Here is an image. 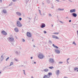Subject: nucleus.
<instances>
[{"instance_id": "f257e3e1", "label": "nucleus", "mask_w": 78, "mask_h": 78, "mask_svg": "<svg viewBox=\"0 0 78 78\" xmlns=\"http://www.w3.org/2000/svg\"><path fill=\"white\" fill-rule=\"evenodd\" d=\"M14 52L17 56H20V51L17 49H15L14 51Z\"/></svg>"}, {"instance_id": "f03ea898", "label": "nucleus", "mask_w": 78, "mask_h": 78, "mask_svg": "<svg viewBox=\"0 0 78 78\" xmlns=\"http://www.w3.org/2000/svg\"><path fill=\"white\" fill-rule=\"evenodd\" d=\"M7 39L9 42H13L14 41V38L13 37H10L7 38Z\"/></svg>"}, {"instance_id": "7ed1b4c3", "label": "nucleus", "mask_w": 78, "mask_h": 78, "mask_svg": "<svg viewBox=\"0 0 78 78\" xmlns=\"http://www.w3.org/2000/svg\"><path fill=\"white\" fill-rule=\"evenodd\" d=\"M16 25L18 27H21L22 25V24L20 23V21H18L16 22Z\"/></svg>"}, {"instance_id": "20e7f679", "label": "nucleus", "mask_w": 78, "mask_h": 78, "mask_svg": "<svg viewBox=\"0 0 78 78\" xmlns=\"http://www.w3.org/2000/svg\"><path fill=\"white\" fill-rule=\"evenodd\" d=\"M38 58L40 59H43L44 58V55L42 54H40L38 55Z\"/></svg>"}, {"instance_id": "39448f33", "label": "nucleus", "mask_w": 78, "mask_h": 78, "mask_svg": "<svg viewBox=\"0 0 78 78\" xmlns=\"http://www.w3.org/2000/svg\"><path fill=\"white\" fill-rule=\"evenodd\" d=\"M49 62H50V63H53L54 62V59L52 58H51L49 59Z\"/></svg>"}, {"instance_id": "423d86ee", "label": "nucleus", "mask_w": 78, "mask_h": 78, "mask_svg": "<svg viewBox=\"0 0 78 78\" xmlns=\"http://www.w3.org/2000/svg\"><path fill=\"white\" fill-rule=\"evenodd\" d=\"M55 53H56V54H59V53H61V52L60 51V50L58 49H55Z\"/></svg>"}, {"instance_id": "0eeeda50", "label": "nucleus", "mask_w": 78, "mask_h": 78, "mask_svg": "<svg viewBox=\"0 0 78 78\" xmlns=\"http://www.w3.org/2000/svg\"><path fill=\"white\" fill-rule=\"evenodd\" d=\"M45 24L44 23H42L41 24V28H45V27H46Z\"/></svg>"}, {"instance_id": "6e6552de", "label": "nucleus", "mask_w": 78, "mask_h": 78, "mask_svg": "<svg viewBox=\"0 0 78 78\" xmlns=\"http://www.w3.org/2000/svg\"><path fill=\"white\" fill-rule=\"evenodd\" d=\"M4 55H2L1 56V61H3V60H4Z\"/></svg>"}, {"instance_id": "1a4fd4ad", "label": "nucleus", "mask_w": 78, "mask_h": 78, "mask_svg": "<svg viewBox=\"0 0 78 78\" xmlns=\"http://www.w3.org/2000/svg\"><path fill=\"white\" fill-rule=\"evenodd\" d=\"M27 35L28 37H31V33L29 32H28L27 33Z\"/></svg>"}, {"instance_id": "9d476101", "label": "nucleus", "mask_w": 78, "mask_h": 78, "mask_svg": "<svg viewBox=\"0 0 78 78\" xmlns=\"http://www.w3.org/2000/svg\"><path fill=\"white\" fill-rule=\"evenodd\" d=\"M1 33L2 34H3V35H7V33H6V32L5 30H2L1 32Z\"/></svg>"}, {"instance_id": "9b49d317", "label": "nucleus", "mask_w": 78, "mask_h": 78, "mask_svg": "<svg viewBox=\"0 0 78 78\" xmlns=\"http://www.w3.org/2000/svg\"><path fill=\"white\" fill-rule=\"evenodd\" d=\"M70 12L71 13H72V12H76V9H74L70 10Z\"/></svg>"}, {"instance_id": "f8f14e48", "label": "nucleus", "mask_w": 78, "mask_h": 78, "mask_svg": "<svg viewBox=\"0 0 78 78\" xmlns=\"http://www.w3.org/2000/svg\"><path fill=\"white\" fill-rule=\"evenodd\" d=\"M16 14L18 16H21L22 15V14H21V13L17 12H16Z\"/></svg>"}, {"instance_id": "ddd939ff", "label": "nucleus", "mask_w": 78, "mask_h": 78, "mask_svg": "<svg viewBox=\"0 0 78 78\" xmlns=\"http://www.w3.org/2000/svg\"><path fill=\"white\" fill-rule=\"evenodd\" d=\"M55 73L56 75H59L60 73V71H59V70H57L56 71V72H55Z\"/></svg>"}, {"instance_id": "4468645a", "label": "nucleus", "mask_w": 78, "mask_h": 78, "mask_svg": "<svg viewBox=\"0 0 78 78\" xmlns=\"http://www.w3.org/2000/svg\"><path fill=\"white\" fill-rule=\"evenodd\" d=\"M72 15L73 17H76V16H77V14L74 12L72 13Z\"/></svg>"}, {"instance_id": "2eb2a0df", "label": "nucleus", "mask_w": 78, "mask_h": 78, "mask_svg": "<svg viewBox=\"0 0 78 78\" xmlns=\"http://www.w3.org/2000/svg\"><path fill=\"white\" fill-rule=\"evenodd\" d=\"M50 76L48 75H46L44 76V78H49Z\"/></svg>"}, {"instance_id": "dca6fc26", "label": "nucleus", "mask_w": 78, "mask_h": 78, "mask_svg": "<svg viewBox=\"0 0 78 78\" xmlns=\"http://www.w3.org/2000/svg\"><path fill=\"white\" fill-rule=\"evenodd\" d=\"M14 30L16 32H18L19 31V29L17 27H16L15 28Z\"/></svg>"}, {"instance_id": "f3484780", "label": "nucleus", "mask_w": 78, "mask_h": 78, "mask_svg": "<svg viewBox=\"0 0 78 78\" xmlns=\"http://www.w3.org/2000/svg\"><path fill=\"white\" fill-rule=\"evenodd\" d=\"M2 12L3 13L5 14H6V13H7V12H6V10L5 9H4L2 10Z\"/></svg>"}, {"instance_id": "a211bd4d", "label": "nucleus", "mask_w": 78, "mask_h": 78, "mask_svg": "<svg viewBox=\"0 0 78 78\" xmlns=\"http://www.w3.org/2000/svg\"><path fill=\"white\" fill-rule=\"evenodd\" d=\"M52 46H53V47H54V48H55L57 49H58V46L55 45V44H52Z\"/></svg>"}, {"instance_id": "6ab92c4d", "label": "nucleus", "mask_w": 78, "mask_h": 78, "mask_svg": "<svg viewBox=\"0 0 78 78\" xmlns=\"http://www.w3.org/2000/svg\"><path fill=\"white\" fill-rule=\"evenodd\" d=\"M57 10H58L59 11H64V9L59 8L57 9Z\"/></svg>"}, {"instance_id": "aec40b11", "label": "nucleus", "mask_w": 78, "mask_h": 78, "mask_svg": "<svg viewBox=\"0 0 78 78\" xmlns=\"http://www.w3.org/2000/svg\"><path fill=\"white\" fill-rule=\"evenodd\" d=\"M76 70H77V72H78V68L76 67L74 69V71H76Z\"/></svg>"}, {"instance_id": "412c9836", "label": "nucleus", "mask_w": 78, "mask_h": 78, "mask_svg": "<svg viewBox=\"0 0 78 78\" xmlns=\"http://www.w3.org/2000/svg\"><path fill=\"white\" fill-rule=\"evenodd\" d=\"M73 28H77V25L76 24L73 25Z\"/></svg>"}, {"instance_id": "4be33fe9", "label": "nucleus", "mask_w": 78, "mask_h": 78, "mask_svg": "<svg viewBox=\"0 0 78 78\" xmlns=\"http://www.w3.org/2000/svg\"><path fill=\"white\" fill-rule=\"evenodd\" d=\"M44 72H48V69H45L44 70Z\"/></svg>"}, {"instance_id": "5701e85b", "label": "nucleus", "mask_w": 78, "mask_h": 78, "mask_svg": "<svg viewBox=\"0 0 78 78\" xmlns=\"http://www.w3.org/2000/svg\"><path fill=\"white\" fill-rule=\"evenodd\" d=\"M52 75V73L51 72L49 73H48V75H49V76H50V75Z\"/></svg>"}, {"instance_id": "b1692460", "label": "nucleus", "mask_w": 78, "mask_h": 78, "mask_svg": "<svg viewBox=\"0 0 78 78\" xmlns=\"http://www.w3.org/2000/svg\"><path fill=\"white\" fill-rule=\"evenodd\" d=\"M13 65V62H10V64L9 65V66H11Z\"/></svg>"}, {"instance_id": "393cba45", "label": "nucleus", "mask_w": 78, "mask_h": 78, "mask_svg": "<svg viewBox=\"0 0 78 78\" xmlns=\"http://www.w3.org/2000/svg\"><path fill=\"white\" fill-rule=\"evenodd\" d=\"M73 44H74L75 45H76V44L75 43V42L73 41L72 43Z\"/></svg>"}, {"instance_id": "a878e982", "label": "nucleus", "mask_w": 78, "mask_h": 78, "mask_svg": "<svg viewBox=\"0 0 78 78\" xmlns=\"http://www.w3.org/2000/svg\"><path fill=\"white\" fill-rule=\"evenodd\" d=\"M39 11L41 16H42V13H41V10H39Z\"/></svg>"}, {"instance_id": "bb28decb", "label": "nucleus", "mask_w": 78, "mask_h": 78, "mask_svg": "<svg viewBox=\"0 0 78 78\" xmlns=\"http://www.w3.org/2000/svg\"><path fill=\"white\" fill-rule=\"evenodd\" d=\"M53 34H59V33L55 32V33H54Z\"/></svg>"}, {"instance_id": "cd10ccee", "label": "nucleus", "mask_w": 78, "mask_h": 78, "mask_svg": "<svg viewBox=\"0 0 78 78\" xmlns=\"http://www.w3.org/2000/svg\"><path fill=\"white\" fill-rule=\"evenodd\" d=\"M52 37L53 38H56V36L55 35H52Z\"/></svg>"}, {"instance_id": "c85d7f7f", "label": "nucleus", "mask_w": 78, "mask_h": 78, "mask_svg": "<svg viewBox=\"0 0 78 78\" xmlns=\"http://www.w3.org/2000/svg\"><path fill=\"white\" fill-rule=\"evenodd\" d=\"M58 64H62V63H63V62H58Z\"/></svg>"}, {"instance_id": "c756f323", "label": "nucleus", "mask_w": 78, "mask_h": 78, "mask_svg": "<svg viewBox=\"0 0 78 78\" xmlns=\"http://www.w3.org/2000/svg\"><path fill=\"white\" fill-rule=\"evenodd\" d=\"M9 59V57H8L5 59V61H8V60Z\"/></svg>"}, {"instance_id": "7c9ffc66", "label": "nucleus", "mask_w": 78, "mask_h": 78, "mask_svg": "<svg viewBox=\"0 0 78 78\" xmlns=\"http://www.w3.org/2000/svg\"><path fill=\"white\" fill-rule=\"evenodd\" d=\"M53 66L49 67V69H53Z\"/></svg>"}, {"instance_id": "2f4dec72", "label": "nucleus", "mask_w": 78, "mask_h": 78, "mask_svg": "<svg viewBox=\"0 0 78 78\" xmlns=\"http://www.w3.org/2000/svg\"><path fill=\"white\" fill-rule=\"evenodd\" d=\"M49 17H51L52 16V15H51V14H49Z\"/></svg>"}, {"instance_id": "473e14b6", "label": "nucleus", "mask_w": 78, "mask_h": 78, "mask_svg": "<svg viewBox=\"0 0 78 78\" xmlns=\"http://www.w3.org/2000/svg\"><path fill=\"white\" fill-rule=\"evenodd\" d=\"M23 71L24 72V74L25 75H26V74H25V70H23Z\"/></svg>"}, {"instance_id": "72a5a7b5", "label": "nucleus", "mask_w": 78, "mask_h": 78, "mask_svg": "<svg viewBox=\"0 0 78 78\" xmlns=\"http://www.w3.org/2000/svg\"><path fill=\"white\" fill-rule=\"evenodd\" d=\"M12 2L10 4H9V6H12Z\"/></svg>"}, {"instance_id": "f704fd0d", "label": "nucleus", "mask_w": 78, "mask_h": 78, "mask_svg": "<svg viewBox=\"0 0 78 78\" xmlns=\"http://www.w3.org/2000/svg\"><path fill=\"white\" fill-rule=\"evenodd\" d=\"M22 41L23 42H25V39H22Z\"/></svg>"}, {"instance_id": "c9c22d12", "label": "nucleus", "mask_w": 78, "mask_h": 78, "mask_svg": "<svg viewBox=\"0 0 78 78\" xmlns=\"http://www.w3.org/2000/svg\"><path fill=\"white\" fill-rule=\"evenodd\" d=\"M49 42H50V43H51V44H52V41H51V40H49Z\"/></svg>"}, {"instance_id": "e433bc0d", "label": "nucleus", "mask_w": 78, "mask_h": 78, "mask_svg": "<svg viewBox=\"0 0 78 78\" xmlns=\"http://www.w3.org/2000/svg\"><path fill=\"white\" fill-rule=\"evenodd\" d=\"M55 38L56 39H59L58 37L56 36Z\"/></svg>"}, {"instance_id": "4c0bfd02", "label": "nucleus", "mask_w": 78, "mask_h": 78, "mask_svg": "<svg viewBox=\"0 0 78 78\" xmlns=\"http://www.w3.org/2000/svg\"><path fill=\"white\" fill-rule=\"evenodd\" d=\"M59 22L61 23H63V22L61 21H59Z\"/></svg>"}, {"instance_id": "58836bf2", "label": "nucleus", "mask_w": 78, "mask_h": 78, "mask_svg": "<svg viewBox=\"0 0 78 78\" xmlns=\"http://www.w3.org/2000/svg\"><path fill=\"white\" fill-rule=\"evenodd\" d=\"M44 34H46V33H47V32H46V31H44Z\"/></svg>"}, {"instance_id": "ea45409f", "label": "nucleus", "mask_w": 78, "mask_h": 78, "mask_svg": "<svg viewBox=\"0 0 78 78\" xmlns=\"http://www.w3.org/2000/svg\"><path fill=\"white\" fill-rule=\"evenodd\" d=\"M47 2L48 3H50V1L49 0H48L47 1Z\"/></svg>"}, {"instance_id": "a19ab883", "label": "nucleus", "mask_w": 78, "mask_h": 78, "mask_svg": "<svg viewBox=\"0 0 78 78\" xmlns=\"http://www.w3.org/2000/svg\"><path fill=\"white\" fill-rule=\"evenodd\" d=\"M19 20H22V18H19Z\"/></svg>"}, {"instance_id": "79ce46f5", "label": "nucleus", "mask_w": 78, "mask_h": 78, "mask_svg": "<svg viewBox=\"0 0 78 78\" xmlns=\"http://www.w3.org/2000/svg\"><path fill=\"white\" fill-rule=\"evenodd\" d=\"M55 1H56V2H59V0H55Z\"/></svg>"}, {"instance_id": "37998d69", "label": "nucleus", "mask_w": 78, "mask_h": 78, "mask_svg": "<svg viewBox=\"0 0 78 78\" xmlns=\"http://www.w3.org/2000/svg\"><path fill=\"white\" fill-rule=\"evenodd\" d=\"M19 49H20V50H21L22 49V48L20 47L19 48Z\"/></svg>"}, {"instance_id": "c03bdc74", "label": "nucleus", "mask_w": 78, "mask_h": 78, "mask_svg": "<svg viewBox=\"0 0 78 78\" xmlns=\"http://www.w3.org/2000/svg\"><path fill=\"white\" fill-rule=\"evenodd\" d=\"M11 44L12 45H14V43H11Z\"/></svg>"}, {"instance_id": "a18cd8bd", "label": "nucleus", "mask_w": 78, "mask_h": 78, "mask_svg": "<svg viewBox=\"0 0 78 78\" xmlns=\"http://www.w3.org/2000/svg\"><path fill=\"white\" fill-rule=\"evenodd\" d=\"M63 78H68V77L67 76H64Z\"/></svg>"}, {"instance_id": "49530a36", "label": "nucleus", "mask_w": 78, "mask_h": 78, "mask_svg": "<svg viewBox=\"0 0 78 78\" xmlns=\"http://www.w3.org/2000/svg\"><path fill=\"white\" fill-rule=\"evenodd\" d=\"M20 67H25V66H23V65H22L20 66Z\"/></svg>"}, {"instance_id": "de8ad7c7", "label": "nucleus", "mask_w": 78, "mask_h": 78, "mask_svg": "<svg viewBox=\"0 0 78 78\" xmlns=\"http://www.w3.org/2000/svg\"><path fill=\"white\" fill-rule=\"evenodd\" d=\"M71 21H72V20H69V22H71Z\"/></svg>"}, {"instance_id": "09e8293b", "label": "nucleus", "mask_w": 78, "mask_h": 78, "mask_svg": "<svg viewBox=\"0 0 78 78\" xmlns=\"http://www.w3.org/2000/svg\"><path fill=\"white\" fill-rule=\"evenodd\" d=\"M16 0H13V2H16Z\"/></svg>"}, {"instance_id": "8fccbe9b", "label": "nucleus", "mask_w": 78, "mask_h": 78, "mask_svg": "<svg viewBox=\"0 0 78 78\" xmlns=\"http://www.w3.org/2000/svg\"><path fill=\"white\" fill-rule=\"evenodd\" d=\"M67 63H68V64H69V61L67 60Z\"/></svg>"}, {"instance_id": "3c124183", "label": "nucleus", "mask_w": 78, "mask_h": 78, "mask_svg": "<svg viewBox=\"0 0 78 78\" xmlns=\"http://www.w3.org/2000/svg\"><path fill=\"white\" fill-rule=\"evenodd\" d=\"M33 57H30V58H31V59H33Z\"/></svg>"}, {"instance_id": "603ef678", "label": "nucleus", "mask_w": 78, "mask_h": 78, "mask_svg": "<svg viewBox=\"0 0 78 78\" xmlns=\"http://www.w3.org/2000/svg\"><path fill=\"white\" fill-rule=\"evenodd\" d=\"M68 1H69V2H72V1H70V0H68Z\"/></svg>"}, {"instance_id": "864d4df0", "label": "nucleus", "mask_w": 78, "mask_h": 78, "mask_svg": "<svg viewBox=\"0 0 78 78\" xmlns=\"http://www.w3.org/2000/svg\"><path fill=\"white\" fill-rule=\"evenodd\" d=\"M0 2H1V3H2V0H0Z\"/></svg>"}, {"instance_id": "5fc2aeb1", "label": "nucleus", "mask_w": 78, "mask_h": 78, "mask_svg": "<svg viewBox=\"0 0 78 78\" xmlns=\"http://www.w3.org/2000/svg\"><path fill=\"white\" fill-rule=\"evenodd\" d=\"M66 19H69V17H66Z\"/></svg>"}, {"instance_id": "6e6d98bb", "label": "nucleus", "mask_w": 78, "mask_h": 78, "mask_svg": "<svg viewBox=\"0 0 78 78\" xmlns=\"http://www.w3.org/2000/svg\"><path fill=\"white\" fill-rule=\"evenodd\" d=\"M42 15H43V16H44V15H45V14H44V13H43Z\"/></svg>"}, {"instance_id": "4d7b16f0", "label": "nucleus", "mask_w": 78, "mask_h": 78, "mask_svg": "<svg viewBox=\"0 0 78 78\" xmlns=\"http://www.w3.org/2000/svg\"><path fill=\"white\" fill-rule=\"evenodd\" d=\"M15 60L16 61H17V59H15Z\"/></svg>"}, {"instance_id": "13d9d810", "label": "nucleus", "mask_w": 78, "mask_h": 78, "mask_svg": "<svg viewBox=\"0 0 78 78\" xmlns=\"http://www.w3.org/2000/svg\"><path fill=\"white\" fill-rule=\"evenodd\" d=\"M34 64H36V62H34Z\"/></svg>"}, {"instance_id": "bf43d9fd", "label": "nucleus", "mask_w": 78, "mask_h": 78, "mask_svg": "<svg viewBox=\"0 0 78 78\" xmlns=\"http://www.w3.org/2000/svg\"><path fill=\"white\" fill-rule=\"evenodd\" d=\"M69 59H70V58H68V59H67V61H68V60H69Z\"/></svg>"}, {"instance_id": "052dcab7", "label": "nucleus", "mask_w": 78, "mask_h": 78, "mask_svg": "<svg viewBox=\"0 0 78 78\" xmlns=\"http://www.w3.org/2000/svg\"><path fill=\"white\" fill-rule=\"evenodd\" d=\"M56 11H57V12H58V11H59V10H57V9L56 10Z\"/></svg>"}, {"instance_id": "680f3d73", "label": "nucleus", "mask_w": 78, "mask_h": 78, "mask_svg": "<svg viewBox=\"0 0 78 78\" xmlns=\"http://www.w3.org/2000/svg\"><path fill=\"white\" fill-rule=\"evenodd\" d=\"M33 47H36V46H35V45H34L33 46Z\"/></svg>"}, {"instance_id": "e2e57ef3", "label": "nucleus", "mask_w": 78, "mask_h": 78, "mask_svg": "<svg viewBox=\"0 0 78 78\" xmlns=\"http://www.w3.org/2000/svg\"><path fill=\"white\" fill-rule=\"evenodd\" d=\"M32 42H33L34 41V39H33L32 40Z\"/></svg>"}, {"instance_id": "0e129e2a", "label": "nucleus", "mask_w": 78, "mask_h": 78, "mask_svg": "<svg viewBox=\"0 0 78 78\" xmlns=\"http://www.w3.org/2000/svg\"><path fill=\"white\" fill-rule=\"evenodd\" d=\"M44 4L43 2L42 3V5H44Z\"/></svg>"}, {"instance_id": "69168bd1", "label": "nucleus", "mask_w": 78, "mask_h": 78, "mask_svg": "<svg viewBox=\"0 0 78 78\" xmlns=\"http://www.w3.org/2000/svg\"><path fill=\"white\" fill-rule=\"evenodd\" d=\"M51 26L52 27H53V24H52Z\"/></svg>"}, {"instance_id": "338daca9", "label": "nucleus", "mask_w": 78, "mask_h": 78, "mask_svg": "<svg viewBox=\"0 0 78 78\" xmlns=\"http://www.w3.org/2000/svg\"><path fill=\"white\" fill-rule=\"evenodd\" d=\"M62 1H65V0H62Z\"/></svg>"}, {"instance_id": "774afa93", "label": "nucleus", "mask_w": 78, "mask_h": 78, "mask_svg": "<svg viewBox=\"0 0 78 78\" xmlns=\"http://www.w3.org/2000/svg\"><path fill=\"white\" fill-rule=\"evenodd\" d=\"M1 73H2V72H0V74Z\"/></svg>"}]
</instances>
